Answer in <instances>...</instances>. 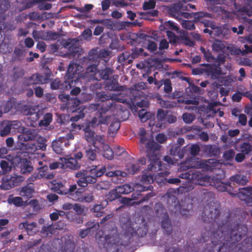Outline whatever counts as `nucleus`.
I'll use <instances>...</instances> for the list:
<instances>
[{"label": "nucleus", "mask_w": 252, "mask_h": 252, "mask_svg": "<svg viewBox=\"0 0 252 252\" xmlns=\"http://www.w3.org/2000/svg\"><path fill=\"white\" fill-rule=\"evenodd\" d=\"M220 205L210 202L204 207L201 217L206 223L202 231L201 238L196 240V243L207 242V252H215V248L220 246L218 252H250L252 249V235L241 243H237L247 234L246 224L237 219L232 213H229L225 220L220 219Z\"/></svg>", "instance_id": "f257e3e1"}, {"label": "nucleus", "mask_w": 252, "mask_h": 252, "mask_svg": "<svg viewBox=\"0 0 252 252\" xmlns=\"http://www.w3.org/2000/svg\"><path fill=\"white\" fill-rule=\"evenodd\" d=\"M120 223L124 234L126 237H144L147 234L148 225L144 218L140 220L139 223H133L127 215L121 216Z\"/></svg>", "instance_id": "f03ea898"}, {"label": "nucleus", "mask_w": 252, "mask_h": 252, "mask_svg": "<svg viewBox=\"0 0 252 252\" xmlns=\"http://www.w3.org/2000/svg\"><path fill=\"white\" fill-rule=\"evenodd\" d=\"M160 147L153 140H148L146 143V156L151 161L148 166V171L156 172L162 169V162L158 158Z\"/></svg>", "instance_id": "7ed1b4c3"}, {"label": "nucleus", "mask_w": 252, "mask_h": 252, "mask_svg": "<svg viewBox=\"0 0 252 252\" xmlns=\"http://www.w3.org/2000/svg\"><path fill=\"white\" fill-rule=\"evenodd\" d=\"M89 172L93 175L78 179L76 182L79 186L85 188L89 184L95 183L97 178L102 176L106 172V167L99 165L89 166Z\"/></svg>", "instance_id": "20e7f679"}, {"label": "nucleus", "mask_w": 252, "mask_h": 252, "mask_svg": "<svg viewBox=\"0 0 252 252\" xmlns=\"http://www.w3.org/2000/svg\"><path fill=\"white\" fill-rule=\"evenodd\" d=\"M155 210L157 217L162 219L161 226L164 232L170 235L172 231V226L166 209L161 203H158L155 204Z\"/></svg>", "instance_id": "39448f33"}, {"label": "nucleus", "mask_w": 252, "mask_h": 252, "mask_svg": "<svg viewBox=\"0 0 252 252\" xmlns=\"http://www.w3.org/2000/svg\"><path fill=\"white\" fill-rule=\"evenodd\" d=\"M219 165L217 160L213 159H209L207 160L199 159L197 158V161L195 163H190L187 165V169L194 168L196 169H202L204 171H213L214 169Z\"/></svg>", "instance_id": "423d86ee"}, {"label": "nucleus", "mask_w": 252, "mask_h": 252, "mask_svg": "<svg viewBox=\"0 0 252 252\" xmlns=\"http://www.w3.org/2000/svg\"><path fill=\"white\" fill-rule=\"evenodd\" d=\"M211 184L214 186L218 190L222 192L227 191L229 194L233 196L237 195L238 197V193H239L240 190L242 189L239 188L238 189L239 192H237V191L233 190V189L231 185V183H224L221 182V179L215 177L212 178V182Z\"/></svg>", "instance_id": "0eeeda50"}, {"label": "nucleus", "mask_w": 252, "mask_h": 252, "mask_svg": "<svg viewBox=\"0 0 252 252\" xmlns=\"http://www.w3.org/2000/svg\"><path fill=\"white\" fill-rule=\"evenodd\" d=\"M213 15L207 12H198L193 13V18L195 22H200L203 24L204 27H210L211 29L215 28V23L212 20L205 19V18H212Z\"/></svg>", "instance_id": "6e6552de"}, {"label": "nucleus", "mask_w": 252, "mask_h": 252, "mask_svg": "<svg viewBox=\"0 0 252 252\" xmlns=\"http://www.w3.org/2000/svg\"><path fill=\"white\" fill-rule=\"evenodd\" d=\"M59 97L62 99L63 98L66 99V107L68 112L74 113L81 110L79 107L81 101L77 98L70 99L69 95L63 94L59 95Z\"/></svg>", "instance_id": "1a4fd4ad"}, {"label": "nucleus", "mask_w": 252, "mask_h": 252, "mask_svg": "<svg viewBox=\"0 0 252 252\" xmlns=\"http://www.w3.org/2000/svg\"><path fill=\"white\" fill-rule=\"evenodd\" d=\"M203 65L204 67L201 69L202 70L201 72H205L212 79H218L221 74V68L219 65L209 64H203Z\"/></svg>", "instance_id": "9d476101"}, {"label": "nucleus", "mask_w": 252, "mask_h": 252, "mask_svg": "<svg viewBox=\"0 0 252 252\" xmlns=\"http://www.w3.org/2000/svg\"><path fill=\"white\" fill-rule=\"evenodd\" d=\"M73 80L61 81L59 78H56L50 83V88L52 90H68L72 86Z\"/></svg>", "instance_id": "9b49d317"}, {"label": "nucleus", "mask_w": 252, "mask_h": 252, "mask_svg": "<svg viewBox=\"0 0 252 252\" xmlns=\"http://www.w3.org/2000/svg\"><path fill=\"white\" fill-rule=\"evenodd\" d=\"M61 168L76 170L81 167V164L74 158L72 157L61 158Z\"/></svg>", "instance_id": "f8f14e48"}, {"label": "nucleus", "mask_w": 252, "mask_h": 252, "mask_svg": "<svg viewBox=\"0 0 252 252\" xmlns=\"http://www.w3.org/2000/svg\"><path fill=\"white\" fill-rule=\"evenodd\" d=\"M77 41L75 38H68L63 44L65 48H68L70 55L73 57L81 54V49L75 44Z\"/></svg>", "instance_id": "ddd939ff"}, {"label": "nucleus", "mask_w": 252, "mask_h": 252, "mask_svg": "<svg viewBox=\"0 0 252 252\" xmlns=\"http://www.w3.org/2000/svg\"><path fill=\"white\" fill-rule=\"evenodd\" d=\"M19 195L23 198L29 199L33 196L35 192L33 183H28L19 188Z\"/></svg>", "instance_id": "4468645a"}, {"label": "nucleus", "mask_w": 252, "mask_h": 252, "mask_svg": "<svg viewBox=\"0 0 252 252\" xmlns=\"http://www.w3.org/2000/svg\"><path fill=\"white\" fill-rule=\"evenodd\" d=\"M238 197L244 201L247 206H252V187L242 188L238 193Z\"/></svg>", "instance_id": "2eb2a0df"}, {"label": "nucleus", "mask_w": 252, "mask_h": 252, "mask_svg": "<svg viewBox=\"0 0 252 252\" xmlns=\"http://www.w3.org/2000/svg\"><path fill=\"white\" fill-rule=\"evenodd\" d=\"M81 68L82 67L79 64L75 63L73 61L71 62L68 66L66 74L68 80L76 78V75L78 77Z\"/></svg>", "instance_id": "dca6fc26"}, {"label": "nucleus", "mask_w": 252, "mask_h": 252, "mask_svg": "<svg viewBox=\"0 0 252 252\" xmlns=\"http://www.w3.org/2000/svg\"><path fill=\"white\" fill-rule=\"evenodd\" d=\"M209 177L204 175L200 171L191 172V181L195 184L201 186H205L206 183L209 181Z\"/></svg>", "instance_id": "f3484780"}, {"label": "nucleus", "mask_w": 252, "mask_h": 252, "mask_svg": "<svg viewBox=\"0 0 252 252\" xmlns=\"http://www.w3.org/2000/svg\"><path fill=\"white\" fill-rule=\"evenodd\" d=\"M10 7V3L7 0H4L0 2V31L4 29L6 25L3 21L6 19L5 12Z\"/></svg>", "instance_id": "a211bd4d"}, {"label": "nucleus", "mask_w": 252, "mask_h": 252, "mask_svg": "<svg viewBox=\"0 0 252 252\" xmlns=\"http://www.w3.org/2000/svg\"><path fill=\"white\" fill-rule=\"evenodd\" d=\"M37 131L36 129L33 128H25L24 132L21 134L19 138L24 142L32 141L36 138Z\"/></svg>", "instance_id": "6ab92c4d"}, {"label": "nucleus", "mask_w": 252, "mask_h": 252, "mask_svg": "<svg viewBox=\"0 0 252 252\" xmlns=\"http://www.w3.org/2000/svg\"><path fill=\"white\" fill-rule=\"evenodd\" d=\"M133 188L129 184H125L119 186L112 191V194L114 195L113 199L120 197V194H128L133 191Z\"/></svg>", "instance_id": "aec40b11"}, {"label": "nucleus", "mask_w": 252, "mask_h": 252, "mask_svg": "<svg viewBox=\"0 0 252 252\" xmlns=\"http://www.w3.org/2000/svg\"><path fill=\"white\" fill-rule=\"evenodd\" d=\"M118 78V75H112L107 79L106 86L109 90L114 91H123V86L119 85Z\"/></svg>", "instance_id": "412c9836"}, {"label": "nucleus", "mask_w": 252, "mask_h": 252, "mask_svg": "<svg viewBox=\"0 0 252 252\" xmlns=\"http://www.w3.org/2000/svg\"><path fill=\"white\" fill-rule=\"evenodd\" d=\"M19 122L16 121L3 122L2 125L3 128L0 131V134L1 136L7 135L10 132L12 127L16 128L15 126H18Z\"/></svg>", "instance_id": "4be33fe9"}, {"label": "nucleus", "mask_w": 252, "mask_h": 252, "mask_svg": "<svg viewBox=\"0 0 252 252\" xmlns=\"http://www.w3.org/2000/svg\"><path fill=\"white\" fill-rule=\"evenodd\" d=\"M95 144H89L85 147V157L88 160L93 161L96 159L97 148Z\"/></svg>", "instance_id": "5701e85b"}, {"label": "nucleus", "mask_w": 252, "mask_h": 252, "mask_svg": "<svg viewBox=\"0 0 252 252\" xmlns=\"http://www.w3.org/2000/svg\"><path fill=\"white\" fill-rule=\"evenodd\" d=\"M203 151L208 157H217L220 154L219 148L214 145H207L203 147Z\"/></svg>", "instance_id": "b1692460"}, {"label": "nucleus", "mask_w": 252, "mask_h": 252, "mask_svg": "<svg viewBox=\"0 0 252 252\" xmlns=\"http://www.w3.org/2000/svg\"><path fill=\"white\" fill-rule=\"evenodd\" d=\"M20 170L22 174L30 173L33 170V167L30 161L26 158L20 159Z\"/></svg>", "instance_id": "393cba45"}, {"label": "nucleus", "mask_w": 252, "mask_h": 252, "mask_svg": "<svg viewBox=\"0 0 252 252\" xmlns=\"http://www.w3.org/2000/svg\"><path fill=\"white\" fill-rule=\"evenodd\" d=\"M60 190L58 194H69V195L71 196L74 194V192L77 193H79V189H77L76 185H70L69 188L67 189L66 187L62 183L61 185L60 189Z\"/></svg>", "instance_id": "a878e982"}, {"label": "nucleus", "mask_w": 252, "mask_h": 252, "mask_svg": "<svg viewBox=\"0 0 252 252\" xmlns=\"http://www.w3.org/2000/svg\"><path fill=\"white\" fill-rule=\"evenodd\" d=\"M38 77L36 73L32 74L31 76L25 77L22 83L24 87H28L31 86L39 85Z\"/></svg>", "instance_id": "bb28decb"}, {"label": "nucleus", "mask_w": 252, "mask_h": 252, "mask_svg": "<svg viewBox=\"0 0 252 252\" xmlns=\"http://www.w3.org/2000/svg\"><path fill=\"white\" fill-rule=\"evenodd\" d=\"M64 142L60 137L53 141L52 147L53 151L57 154H62L63 152Z\"/></svg>", "instance_id": "cd10ccee"}, {"label": "nucleus", "mask_w": 252, "mask_h": 252, "mask_svg": "<svg viewBox=\"0 0 252 252\" xmlns=\"http://www.w3.org/2000/svg\"><path fill=\"white\" fill-rule=\"evenodd\" d=\"M36 226V223L32 222L29 223L27 220L20 223L19 225V228L20 229H25L29 235H32V230Z\"/></svg>", "instance_id": "c85d7f7f"}, {"label": "nucleus", "mask_w": 252, "mask_h": 252, "mask_svg": "<svg viewBox=\"0 0 252 252\" xmlns=\"http://www.w3.org/2000/svg\"><path fill=\"white\" fill-rule=\"evenodd\" d=\"M24 57L23 51L20 48L16 47L13 51L11 61L12 62H21L24 59Z\"/></svg>", "instance_id": "c756f323"}, {"label": "nucleus", "mask_w": 252, "mask_h": 252, "mask_svg": "<svg viewBox=\"0 0 252 252\" xmlns=\"http://www.w3.org/2000/svg\"><path fill=\"white\" fill-rule=\"evenodd\" d=\"M92 22L94 24H98L101 23L102 24L105 26L107 27L108 29H114V28H117V25L119 23H114L112 21L109 19H105V20H92Z\"/></svg>", "instance_id": "7c9ffc66"}, {"label": "nucleus", "mask_w": 252, "mask_h": 252, "mask_svg": "<svg viewBox=\"0 0 252 252\" xmlns=\"http://www.w3.org/2000/svg\"><path fill=\"white\" fill-rule=\"evenodd\" d=\"M98 58H99L97 53V50L96 49H93L89 51L87 57L84 58L83 62H94L96 63L98 62Z\"/></svg>", "instance_id": "2f4dec72"}, {"label": "nucleus", "mask_w": 252, "mask_h": 252, "mask_svg": "<svg viewBox=\"0 0 252 252\" xmlns=\"http://www.w3.org/2000/svg\"><path fill=\"white\" fill-rule=\"evenodd\" d=\"M37 76L38 77V81L39 85H44L47 84L50 80L51 77V71L48 68L47 72L44 75H42L40 73H36Z\"/></svg>", "instance_id": "473e14b6"}, {"label": "nucleus", "mask_w": 252, "mask_h": 252, "mask_svg": "<svg viewBox=\"0 0 252 252\" xmlns=\"http://www.w3.org/2000/svg\"><path fill=\"white\" fill-rule=\"evenodd\" d=\"M85 138L90 144H95L94 139V132L92 130L90 126H87L84 129Z\"/></svg>", "instance_id": "72a5a7b5"}, {"label": "nucleus", "mask_w": 252, "mask_h": 252, "mask_svg": "<svg viewBox=\"0 0 252 252\" xmlns=\"http://www.w3.org/2000/svg\"><path fill=\"white\" fill-rule=\"evenodd\" d=\"M25 75V70L19 66H14L13 69L12 78L14 81H17L22 78Z\"/></svg>", "instance_id": "f704fd0d"}, {"label": "nucleus", "mask_w": 252, "mask_h": 252, "mask_svg": "<svg viewBox=\"0 0 252 252\" xmlns=\"http://www.w3.org/2000/svg\"><path fill=\"white\" fill-rule=\"evenodd\" d=\"M154 179V175L152 173H148L146 170L145 171L143 172L140 181L143 184H150L153 183Z\"/></svg>", "instance_id": "c9c22d12"}, {"label": "nucleus", "mask_w": 252, "mask_h": 252, "mask_svg": "<svg viewBox=\"0 0 252 252\" xmlns=\"http://www.w3.org/2000/svg\"><path fill=\"white\" fill-rule=\"evenodd\" d=\"M159 29L161 31L167 30L169 31V30L178 32L179 28L176 26L175 23L170 21H168L167 22H165L164 24L159 26Z\"/></svg>", "instance_id": "e433bc0d"}, {"label": "nucleus", "mask_w": 252, "mask_h": 252, "mask_svg": "<svg viewBox=\"0 0 252 252\" xmlns=\"http://www.w3.org/2000/svg\"><path fill=\"white\" fill-rule=\"evenodd\" d=\"M169 13L175 18L180 17L182 13L180 4L176 3L171 7L169 9Z\"/></svg>", "instance_id": "4c0bfd02"}, {"label": "nucleus", "mask_w": 252, "mask_h": 252, "mask_svg": "<svg viewBox=\"0 0 252 252\" xmlns=\"http://www.w3.org/2000/svg\"><path fill=\"white\" fill-rule=\"evenodd\" d=\"M169 172L164 171L163 172H160L155 176V180L159 184H165V182L166 181L167 177L169 174Z\"/></svg>", "instance_id": "58836bf2"}, {"label": "nucleus", "mask_w": 252, "mask_h": 252, "mask_svg": "<svg viewBox=\"0 0 252 252\" xmlns=\"http://www.w3.org/2000/svg\"><path fill=\"white\" fill-rule=\"evenodd\" d=\"M131 55V59H133L137 58L139 56H143L144 57H146L148 56V54L144 52V49L142 48H137L136 47H134L132 48Z\"/></svg>", "instance_id": "ea45409f"}, {"label": "nucleus", "mask_w": 252, "mask_h": 252, "mask_svg": "<svg viewBox=\"0 0 252 252\" xmlns=\"http://www.w3.org/2000/svg\"><path fill=\"white\" fill-rule=\"evenodd\" d=\"M115 103V101L113 102V100H112L111 102L109 101L106 104L101 105V107L98 109V112L99 114V116H102V115L105 114L113 106V104L114 106H116Z\"/></svg>", "instance_id": "a19ab883"}, {"label": "nucleus", "mask_w": 252, "mask_h": 252, "mask_svg": "<svg viewBox=\"0 0 252 252\" xmlns=\"http://www.w3.org/2000/svg\"><path fill=\"white\" fill-rule=\"evenodd\" d=\"M230 179L231 181L241 185H245L248 182L247 178L244 175H236L232 176Z\"/></svg>", "instance_id": "79ce46f5"}, {"label": "nucleus", "mask_w": 252, "mask_h": 252, "mask_svg": "<svg viewBox=\"0 0 252 252\" xmlns=\"http://www.w3.org/2000/svg\"><path fill=\"white\" fill-rule=\"evenodd\" d=\"M102 150L103 152V157L109 159H112L114 157L113 152L110 146L107 144H103Z\"/></svg>", "instance_id": "37998d69"}, {"label": "nucleus", "mask_w": 252, "mask_h": 252, "mask_svg": "<svg viewBox=\"0 0 252 252\" xmlns=\"http://www.w3.org/2000/svg\"><path fill=\"white\" fill-rule=\"evenodd\" d=\"M7 202L9 204H13L17 207L22 206L23 205V201L22 198L19 196L14 197L12 195H10L8 198Z\"/></svg>", "instance_id": "c03bdc74"}, {"label": "nucleus", "mask_w": 252, "mask_h": 252, "mask_svg": "<svg viewBox=\"0 0 252 252\" xmlns=\"http://www.w3.org/2000/svg\"><path fill=\"white\" fill-rule=\"evenodd\" d=\"M140 168L138 163H128L126 166L127 172L130 174H136L140 170Z\"/></svg>", "instance_id": "a18cd8bd"}, {"label": "nucleus", "mask_w": 252, "mask_h": 252, "mask_svg": "<svg viewBox=\"0 0 252 252\" xmlns=\"http://www.w3.org/2000/svg\"><path fill=\"white\" fill-rule=\"evenodd\" d=\"M114 70L110 67H106L105 69L99 71L100 77L104 80H107L109 76L113 74Z\"/></svg>", "instance_id": "49530a36"}, {"label": "nucleus", "mask_w": 252, "mask_h": 252, "mask_svg": "<svg viewBox=\"0 0 252 252\" xmlns=\"http://www.w3.org/2000/svg\"><path fill=\"white\" fill-rule=\"evenodd\" d=\"M106 175L109 177H117L118 178L119 177H126V173L124 171H122L119 170H116L114 171H111L105 172Z\"/></svg>", "instance_id": "de8ad7c7"}, {"label": "nucleus", "mask_w": 252, "mask_h": 252, "mask_svg": "<svg viewBox=\"0 0 252 252\" xmlns=\"http://www.w3.org/2000/svg\"><path fill=\"white\" fill-rule=\"evenodd\" d=\"M52 114L50 113H46L43 117V119L39 122V125L41 126H48L51 123L52 120Z\"/></svg>", "instance_id": "09e8293b"}, {"label": "nucleus", "mask_w": 252, "mask_h": 252, "mask_svg": "<svg viewBox=\"0 0 252 252\" xmlns=\"http://www.w3.org/2000/svg\"><path fill=\"white\" fill-rule=\"evenodd\" d=\"M0 167L1 168L0 175L5 174L11 170L9 162L6 160H1L0 162Z\"/></svg>", "instance_id": "8fccbe9b"}, {"label": "nucleus", "mask_w": 252, "mask_h": 252, "mask_svg": "<svg viewBox=\"0 0 252 252\" xmlns=\"http://www.w3.org/2000/svg\"><path fill=\"white\" fill-rule=\"evenodd\" d=\"M252 150V146L249 142H244L240 146V151L244 155H247Z\"/></svg>", "instance_id": "3c124183"}, {"label": "nucleus", "mask_w": 252, "mask_h": 252, "mask_svg": "<svg viewBox=\"0 0 252 252\" xmlns=\"http://www.w3.org/2000/svg\"><path fill=\"white\" fill-rule=\"evenodd\" d=\"M14 187L10 178L9 179H3L0 185V188L3 190H9Z\"/></svg>", "instance_id": "603ef678"}, {"label": "nucleus", "mask_w": 252, "mask_h": 252, "mask_svg": "<svg viewBox=\"0 0 252 252\" xmlns=\"http://www.w3.org/2000/svg\"><path fill=\"white\" fill-rule=\"evenodd\" d=\"M111 185L110 182L103 181L97 183L95 188L97 190H107L110 189Z\"/></svg>", "instance_id": "864d4df0"}, {"label": "nucleus", "mask_w": 252, "mask_h": 252, "mask_svg": "<svg viewBox=\"0 0 252 252\" xmlns=\"http://www.w3.org/2000/svg\"><path fill=\"white\" fill-rule=\"evenodd\" d=\"M194 22H195L190 20H183L181 25L183 28L187 30L192 31L195 30V29Z\"/></svg>", "instance_id": "5fc2aeb1"}, {"label": "nucleus", "mask_w": 252, "mask_h": 252, "mask_svg": "<svg viewBox=\"0 0 252 252\" xmlns=\"http://www.w3.org/2000/svg\"><path fill=\"white\" fill-rule=\"evenodd\" d=\"M42 178H47L46 177V174L44 173H34L32 174L28 179V183H33V182L35 181L37 179H40Z\"/></svg>", "instance_id": "6e6d98bb"}, {"label": "nucleus", "mask_w": 252, "mask_h": 252, "mask_svg": "<svg viewBox=\"0 0 252 252\" xmlns=\"http://www.w3.org/2000/svg\"><path fill=\"white\" fill-rule=\"evenodd\" d=\"M225 47L224 44L220 40H216L212 44V49L214 51H222Z\"/></svg>", "instance_id": "4d7b16f0"}, {"label": "nucleus", "mask_w": 252, "mask_h": 252, "mask_svg": "<svg viewBox=\"0 0 252 252\" xmlns=\"http://www.w3.org/2000/svg\"><path fill=\"white\" fill-rule=\"evenodd\" d=\"M85 207L84 206L80 204L75 203L74 204L73 210L76 212L78 215H85Z\"/></svg>", "instance_id": "13d9d810"}, {"label": "nucleus", "mask_w": 252, "mask_h": 252, "mask_svg": "<svg viewBox=\"0 0 252 252\" xmlns=\"http://www.w3.org/2000/svg\"><path fill=\"white\" fill-rule=\"evenodd\" d=\"M93 212L95 213V216L97 217L102 216L105 213L104 212V208L100 204H95L93 208Z\"/></svg>", "instance_id": "bf43d9fd"}, {"label": "nucleus", "mask_w": 252, "mask_h": 252, "mask_svg": "<svg viewBox=\"0 0 252 252\" xmlns=\"http://www.w3.org/2000/svg\"><path fill=\"white\" fill-rule=\"evenodd\" d=\"M96 96L98 99L102 102L110 100L112 98V96L110 95H108L104 92L97 93Z\"/></svg>", "instance_id": "052dcab7"}, {"label": "nucleus", "mask_w": 252, "mask_h": 252, "mask_svg": "<svg viewBox=\"0 0 252 252\" xmlns=\"http://www.w3.org/2000/svg\"><path fill=\"white\" fill-rule=\"evenodd\" d=\"M166 32L170 43L175 44L177 42L179 37L175 35V33L169 30L166 31Z\"/></svg>", "instance_id": "680f3d73"}, {"label": "nucleus", "mask_w": 252, "mask_h": 252, "mask_svg": "<svg viewBox=\"0 0 252 252\" xmlns=\"http://www.w3.org/2000/svg\"><path fill=\"white\" fill-rule=\"evenodd\" d=\"M170 153L171 155L176 156H178L180 158L183 157V153L182 150H181L180 147L176 146L175 147H172L170 150Z\"/></svg>", "instance_id": "e2e57ef3"}, {"label": "nucleus", "mask_w": 252, "mask_h": 252, "mask_svg": "<svg viewBox=\"0 0 252 252\" xmlns=\"http://www.w3.org/2000/svg\"><path fill=\"white\" fill-rule=\"evenodd\" d=\"M86 64H88L87 67V71L89 72H96L97 71V65L98 62L94 63V62H84Z\"/></svg>", "instance_id": "0e129e2a"}, {"label": "nucleus", "mask_w": 252, "mask_h": 252, "mask_svg": "<svg viewBox=\"0 0 252 252\" xmlns=\"http://www.w3.org/2000/svg\"><path fill=\"white\" fill-rule=\"evenodd\" d=\"M61 35L59 32L50 31L47 32L46 39L55 40L60 38Z\"/></svg>", "instance_id": "69168bd1"}, {"label": "nucleus", "mask_w": 252, "mask_h": 252, "mask_svg": "<svg viewBox=\"0 0 252 252\" xmlns=\"http://www.w3.org/2000/svg\"><path fill=\"white\" fill-rule=\"evenodd\" d=\"M182 118L185 123L190 124L194 120L195 117L193 114L185 113L183 114Z\"/></svg>", "instance_id": "338daca9"}, {"label": "nucleus", "mask_w": 252, "mask_h": 252, "mask_svg": "<svg viewBox=\"0 0 252 252\" xmlns=\"http://www.w3.org/2000/svg\"><path fill=\"white\" fill-rule=\"evenodd\" d=\"M235 156V152L232 149H229L225 151L223 155V158L224 159L230 161Z\"/></svg>", "instance_id": "774afa93"}]
</instances>
